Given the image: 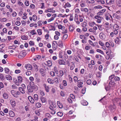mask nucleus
Returning a JSON list of instances; mask_svg holds the SVG:
<instances>
[{"label": "nucleus", "instance_id": "nucleus-1", "mask_svg": "<svg viewBox=\"0 0 121 121\" xmlns=\"http://www.w3.org/2000/svg\"><path fill=\"white\" fill-rule=\"evenodd\" d=\"M26 55V53L25 52H21L19 54L18 57L19 58H22L24 57Z\"/></svg>", "mask_w": 121, "mask_h": 121}, {"label": "nucleus", "instance_id": "nucleus-2", "mask_svg": "<svg viewBox=\"0 0 121 121\" xmlns=\"http://www.w3.org/2000/svg\"><path fill=\"white\" fill-rule=\"evenodd\" d=\"M27 89L28 92L31 93H32L33 91L34 90H37L36 88H34V87H32L29 86H27Z\"/></svg>", "mask_w": 121, "mask_h": 121}, {"label": "nucleus", "instance_id": "nucleus-3", "mask_svg": "<svg viewBox=\"0 0 121 121\" xmlns=\"http://www.w3.org/2000/svg\"><path fill=\"white\" fill-rule=\"evenodd\" d=\"M116 108V106L114 105H111L109 107V109L112 113L113 112L115 111Z\"/></svg>", "mask_w": 121, "mask_h": 121}, {"label": "nucleus", "instance_id": "nucleus-4", "mask_svg": "<svg viewBox=\"0 0 121 121\" xmlns=\"http://www.w3.org/2000/svg\"><path fill=\"white\" fill-rule=\"evenodd\" d=\"M31 86L32 87H34V88H36V90H38V87L37 86L35 85L34 82L32 81L30 82V86Z\"/></svg>", "mask_w": 121, "mask_h": 121}, {"label": "nucleus", "instance_id": "nucleus-5", "mask_svg": "<svg viewBox=\"0 0 121 121\" xmlns=\"http://www.w3.org/2000/svg\"><path fill=\"white\" fill-rule=\"evenodd\" d=\"M78 82V87L80 88H82V85L83 84V82H82V81L81 80H79L77 81Z\"/></svg>", "mask_w": 121, "mask_h": 121}, {"label": "nucleus", "instance_id": "nucleus-6", "mask_svg": "<svg viewBox=\"0 0 121 121\" xmlns=\"http://www.w3.org/2000/svg\"><path fill=\"white\" fill-rule=\"evenodd\" d=\"M25 67L26 69L28 70H31L32 68L31 65L29 64L26 65Z\"/></svg>", "mask_w": 121, "mask_h": 121}, {"label": "nucleus", "instance_id": "nucleus-7", "mask_svg": "<svg viewBox=\"0 0 121 121\" xmlns=\"http://www.w3.org/2000/svg\"><path fill=\"white\" fill-rule=\"evenodd\" d=\"M115 84V83L114 81H111L109 83V86L110 87H111L113 86Z\"/></svg>", "mask_w": 121, "mask_h": 121}, {"label": "nucleus", "instance_id": "nucleus-8", "mask_svg": "<svg viewBox=\"0 0 121 121\" xmlns=\"http://www.w3.org/2000/svg\"><path fill=\"white\" fill-rule=\"evenodd\" d=\"M105 35L103 33H101L99 35V38L101 39H105Z\"/></svg>", "mask_w": 121, "mask_h": 121}, {"label": "nucleus", "instance_id": "nucleus-9", "mask_svg": "<svg viewBox=\"0 0 121 121\" xmlns=\"http://www.w3.org/2000/svg\"><path fill=\"white\" fill-rule=\"evenodd\" d=\"M48 103L50 105V106L49 107V108L51 110H52L53 109V104L52 101L50 100H49Z\"/></svg>", "mask_w": 121, "mask_h": 121}, {"label": "nucleus", "instance_id": "nucleus-10", "mask_svg": "<svg viewBox=\"0 0 121 121\" xmlns=\"http://www.w3.org/2000/svg\"><path fill=\"white\" fill-rule=\"evenodd\" d=\"M48 103L50 105V106L49 107V108L51 110H52L53 109V104L52 101L50 100H49Z\"/></svg>", "mask_w": 121, "mask_h": 121}, {"label": "nucleus", "instance_id": "nucleus-11", "mask_svg": "<svg viewBox=\"0 0 121 121\" xmlns=\"http://www.w3.org/2000/svg\"><path fill=\"white\" fill-rule=\"evenodd\" d=\"M114 0H106V2L108 4H111L114 3Z\"/></svg>", "mask_w": 121, "mask_h": 121}, {"label": "nucleus", "instance_id": "nucleus-12", "mask_svg": "<svg viewBox=\"0 0 121 121\" xmlns=\"http://www.w3.org/2000/svg\"><path fill=\"white\" fill-rule=\"evenodd\" d=\"M106 10V9H104L100 10L99 12L98 13L97 15H101L103 14Z\"/></svg>", "mask_w": 121, "mask_h": 121}, {"label": "nucleus", "instance_id": "nucleus-13", "mask_svg": "<svg viewBox=\"0 0 121 121\" xmlns=\"http://www.w3.org/2000/svg\"><path fill=\"white\" fill-rule=\"evenodd\" d=\"M28 99L31 103L32 104L34 103L35 100L32 97L30 96H29Z\"/></svg>", "mask_w": 121, "mask_h": 121}, {"label": "nucleus", "instance_id": "nucleus-14", "mask_svg": "<svg viewBox=\"0 0 121 121\" xmlns=\"http://www.w3.org/2000/svg\"><path fill=\"white\" fill-rule=\"evenodd\" d=\"M40 99L43 103L44 104H46V99L43 96H42L40 97Z\"/></svg>", "mask_w": 121, "mask_h": 121}, {"label": "nucleus", "instance_id": "nucleus-15", "mask_svg": "<svg viewBox=\"0 0 121 121\" xmlns=\"http://www.w3.org/2000/svg\"><path fill=\"white\" fill-rule=\"evenodd\" d=\"M58 62L60 65H65V62L63 60H58Z\"/></svg>", "mask_w": 121, "mask_h": 121}, {"label": "nucleus", "instance_id": "nucleus-16", "mask_svg": "<svg viewBox=\"0 0 121 121\" xmlns=\"http://www.w3.org/2000/svg\"><path fill=\"white\" fill-rule=\"evenodd\" d=\"M9 115L11 117H13L15 115V114L14 112L11 110H10L9 111Z\"/></svg>", "mask_w": 121, "mask_h": 121}, {"label": "nucleus", "instance_id": "nucleus-17", "mask_svg": "<svg viewBox=\"0 0 121 121\" xmlns=\"http://www.w3.org/2000/svg\"><path fill=\"white\" fill-rule=\"evenodd\" d=\"M53 81L54 82L56 86H57L59 84L58 80L56 78H54L53 79Z\"/></svg>", "mask_w": 121, "mask_h": 121}, {"label": "nucleus", "instance_id": "nucleus-18", "mask_svg": "<svg viewBox=\"0 0 121 121\" xmlns=\"http://www.w3.org/2000/svg\"><path fill=\"white\" fill-rule=\"evenodd\" d=\"M10 102L12 106L14 107L16 105L15 101L13 100H11L10 101Z\"/></svg>", "mask_w": 121, "mask_h": 121}, {"label": "nucleus", "instance_id": "nucleus-19", "mask_svg": "<svg viewBox=\"0 0 121 121\" xmlns=\"http://www.w3.org/2000/svg\"><path fill=\"white\" fill-rule=\"evenodd\" d=\"M57 44L55 41H53V50H55L57 48Z\"/></svg>", "mask_w": 121, "mask_h": 121}, {"label": "nucleus", "instance_id": "nucleus-20", "mask_svg": "<svg viewBox=\"0 0 121 121\" xmlns=\"http://www.w3.org/2000/svg\"><path fill=\"white\" fill-rule=\"evenodd\" d=\"M99 15H97V16H95V18L97 19L102 20L103 19V17L100 16Z\"/></svg>", "mask_w": 121, "mask_h": 121}, {"label": "nucleus", "instance_id": "nucleus-21", "mask_svg": "<svg viewBox=\"0 0 121 121\" xmlns=\"http://www.w3.org/2000/svg\"><path fill=\"white\" fill-rule=\"evenodd\" d=\"M5 78L7 80H10L12 79L11 77L9 75H7L5 76Z\"/></svg>", "mask_w": 121, "mask_h": 121}, {"label": "nucleus", "instance_id": "nucleus-22", "mask_svg": "<svg viewBox=\"0 0 121 121\" xmlns=\"http://www.w3.org/2000/svg\"><path fill=\"white\" fill-rule=\"evenodd\" d=\"M24 89L21 87H20L19 88V90L22 94L24 93H25V91Z\"/></svg>", "mask_w": 121, "mask_h": 121}, {"label": "nucleus", "instance_id": "nucleus-23", "mask_svg": "<svg viewBox=\"0 0 121 121\" xmlns=\"http://www.w3.org/2000/svg\"><path fill=\"white\" fill-rule=\"evenodd\" d=\"M113 16L114 18H116L117 19H118L120 18L119 16L116 13L113 14Z\"/></svg>", "mask_w": 121, "mask_h": 121}, {"label": "nucleus", "instance_id": "nucleus-24", "mask_svg": "<svg viewBox=\"0 0 121 121\" xmlns=\"http://www.w3.org/2000/svg\"><path fill=\"white\" fill-rule=\"evenodd\" d=\"M71 6V4L67 2V3L65 4V6L64 7L65 8L66 7H70Z\"/></svg>", "mask_w": 121, "mask_h": 121}, {"label": "nucleus", "instance_id": "nucleus-25", "mask_svg": "<svg viewBox=\"0 0 121 121\" xmlns=\"http://www.w3.org/2000/svg\"><path fill=\"white\" fill-rule=\"evenodd\" d=\"M4 98L5 99H7L8 97V95L6 93H4L3 95Z\"/></svg>", "mask_w": 121, "mask_h": 121}, {"label": "nucleus", "instance_id": "nucleus-26", "mask_svg": "<svg viewBox=\"0 0 121 121\" xmlns=\"http://www.w3.org/2000/svg\"><path fill=\"white\" fill-rule=\"evenodd\" d=\"M43 86L45 87L46 91L47 92H48L49 91V87L48 86H47L45 84H44Z\"/></svg>", "mask_w": 121, "mask_h": 121}, {"label": "nucleus", "instance_id": "nucleus-27", "mask_svg": "<svg viewBox=\"0 0 121 121\" xmlns=\"http://www.w3.org/2000/svg\"><path fill=\"white\" fill-rule=\"evenodd\" d=\"M13 81L16 84V85L18 86L19 85V82H18L17 80L16 79L14 78L13 79Z\"/></svg>", "mask_w": 121, "mask_h": 121}, {"label": "nucleus", "instance_id": "nucleus-28", "mask_svg": "<svg viewBox=\"0 0 121 121\" xmlns=\"http://www.w3.org/2000/svg\"><path fill=\"white\" fill-rule=\"evenodd\" d=\"M94 0H87V2L89 4H93L95 3Z\"/></svg>", "mask_w": 121, "mask_h": 121}, {"label": "nucleus", "instance_id": "nucleus-29", "mask_svg": "<svg viewBox=\"0 0 121 121\" xmlns=\"http://www.w3.org/2000/svg\"><path fill=\"white\" fill-rule=\"evenodd\" d=\"M87 26V24L86 22H84L81 24V26L83 27H85Z\"/></svg>", "mask_w": 121, "mask_h": 121}, {"label": "nucleus", "instance_id": "nucleus-30", "mask_svg": "<svg viewBox=\"0 0 121 121\" xmlns=\"http://www.w3.org/2000/svg\"><path fill=\"white\" fill-rule=\"evenodd\" d=\"M22 78L21 76H19L18 77V80L19 83H21L22 81Z\"/></svg>", "mask_w": 121, "mask_h": 121}, {"label": "nucleus", "instance_id": "nucleus-31", "mask_svg": "<svg viewBox=\"0 0 121 121\" xmlns=\"http://www.w3.org/2000/svg\"><path fill=\"white\" fill-rule=\"evenodd\" d=\"M47 62L48 65L49 66H51L52 65V64L51 61L48 60Z\"/></svg>", "mask_w": 121, "mask_h": 121}, {"label": "nucleus", "instance_id": "nucleus-32", "mask_svg": "<svg viewBox=\"0 0 121 121\" xmlns=\"http://www.w3.org/2000/svg\"><path fill=\"white\" fill-rule=\"evenodd\" d=\"M48 82L50 84H52L53 83V80L51 79L48 78L47 80Z\"/></svg>", "mask_w": 121, "mask_h": 121}, {"label": "nucleus", "instance_id": "nucleus-33", "mask_svg": "<svg viewBox=\"0 0 121 121\" xmlns=\"http://www.w3.org/2000/svg\"><path fill=\"white\" fill-rule=\"evenodd\" d=\"M117 5L119 7H121V0H119L117 3Z\"/></svg>", "mask_w": 121, "mask_h": 121}, {"label": "nucleus", "instance_id": "nucleus-34", "mask_svg": "<svg viewBox=\"0 0 121 121\" xmlns=\"http://www.w3.org/2000/svg\"><path fill=\"white\" fill-rule=\"evenodd\" d=\"M120 80V78L118 77H116L114 78V81L116 82L117 81H119Z\"/></svg>", "mask_w": 121, "mask_h": 121}, {"label": "nucleus", "instance_id": "nucleus-35", "mask_svg": "<svg viewBox=\"0 0 121 121\" xmlns=\"http://www.w3.org/2000/svg\"><path fill=\"white\" fill-rule=\"evenodd\" d=\"M80 5L81 7H84L85 6V4L83 1H82L80 2Z\"/></svg>", "mask_w": 121, "mask_h": 121}, {"label": "nucleus", "instance_id": "nucleus-36", "mask_svg": "<svg viewBox=\"0 0 121 121\" xmlns=\"http://www.w3.org/2000/svg\"><path fill=\"white\" fill-rule=\"evenodd\" d=\"M57 103L58 105V106L60 108H63V105L60 103V102L57 101Z\"/></svg>", "mask_w": 121, "mask_h": 121}, {"label": "nucleus", "instance_id": "nucleus-37", "mask_svg": "<svg viewBox=\"0 0 121 121\" xmlns=\"http://www.w3.org/2000/svg\"><path fill=\"white\" fill-rule=\"evenodd\" d=\"M113 28L114 29L115 28V29H117V30H118L119 28V26L116 24H115L114 25Z\"/></svg>", "mask_w": 121, "mask_h": 121}, {"label": "nucleus", "instance_id": "nucleus-38", "mask_svg": "<svg viewBox=\"0 0 121 121\" xmlns=\"http://www.w3.org/2000/svg\"><path fill=\"white\" fill-rule=\"evenodd\" d=\"M68 37V35L67 34L64 35L62 37V39L63 40H65Z\"/></svg>", "mask_w": 121, "mask_h": 121}, {"label": "nucleus", "instance_id": "nucleus-39", "mask_svg": "<svg viewBox=\"0 0 121 121\" xmlns=\"http://www.w3.org/2000/svg\"><path fill=\"white\" fill-rule=\"evenodd\" d=\"M37 31L39 35H41L42 34V32L41 29H38L37 30Z\"/></svg>", "mask_w": 121, "mask_h": 121}, {"label": "nucleus", "instance_id": "nucleus-40", "mask_svg": "<svg viewBox=\"0 0 121 121\" xmlns=\"http://www.w3.org/2000/svg\"><path fill=\"white\" fill-rule=\"evenodd\" d=\"M0 79L2 80H4V76L2 74H0Z\"/></svg>", "mask_w": 121, "mask_h": 121}, {"label": "nucleus", "instance_id": "nucleus-41", "mask_svg": "<svg viewBox=\"0 0 121 121\" xmlns=\"http://www.w3.org/2000/svg\"><path fill=\"white\" fill-rule=\"evenodd\" d=\"M57 114L58 116L60 117H62L63 115V113L60 112H58L57 113Z\"/></svg>", "mask_w": 121, "mask_h": 121}, {"label": "nucleus", "instance_id": "nucleus-42", "mask_svg": "<svg viewBox=\"0 0 121 121\" xmlns=\"http://www.w3.org/2000/svg\"><path fill=\"white\" fill-rule=\"evenodd\" d=\"M97 52H99V53H100L101 54L103 55H104V52L102 51V50H101L99 49H97L96 50Z\"/></svg>", "mask_w": 121, "mask_h": 121}, {"label": "nucleus", "instance_id": "nucleus-43", "mask_svg": "<svg viewBox=\"0 0 121 121\" xmlns=\"http://www.w3.org/2000/svg\"><path fill=\"white\" fill-rule=\"evenodd\" d=\"M82 104L83 105H86L88 104L87 102L86 101H83Z\"/></svg>", "mask_w": 121, "mask_h": 121}, {"label": "nucleus", "instance_id": "nucleus-44", "mask_svg": "<svg viewBox=\"0 0 121 121\" xmlns=\"http://www.w3.org/2000/svg\"><path fill=\"white\" fill-rule=\"evenodd\" d=\"M34 98L35 100H37L38 99V95L36 94H35L34 95Z\"/></svg>", "mask_w": 121, "mask_h": 121}, {"label": "nucleus", "instance_id": "nucleus-45", "mask_svg": "<svg viewBox=\"0 0 121 121\" xmlns=\"http://www.w3.org/2000/svg\"><path fill=\"white\" fill-rule=\"evenodd\" d=\"M120 41V40L118 37H117L115 39V41L116 43H118Z\"/></svg>", "mask_w": 121, "mask_h": 121}, {"label": "nucleus", "instance_id": "nucleus-46", "mask_svg": "<svg viewBox=\"0 0 121 121\" xmlns=\"http://www.w3.org/2000/svg\"><path fill=\"white\" fill-rule=\"evenodd\" d=\"M63 53L61 52H60L59 53V57L60 58H62L63 57Z\"/></svg>", "mask_w": 121, "mask_h": 121}, {"label": "nucleus", "instance_id": "nucleus-47", "mask_svg": "<svg viewBox=\"0 0 121 121\" xmlns=\"http://www.w3.org/2000/svg\"><path fill=\"white\" fill-rule=\"evenodd\" d=\"M21 38L22 39L24 40H26L28 39L27 37L25 36H22Z\"/></svg>", "mask_w": 121, "mask_h": 121}, {"label": "nucleus", "instance_id": "nucleus-48", "mask_svg": "<svg viewBox=\"0 0 121 121\" xmlns=\"http://www.w3.org/2000/svg\"><path fill=\"white\" fill-rule=\"evenodd\" d=\"M94 8V9H101L102 8V7L101 6L98 5L95 6Z\"/></svg>", "mask_w": 121, "mask_h": 121}, {"label": "nucleus", "instance_id": "nucleus-49", "mask_svg": "<svg viewBox=\"0 0 121 121\" xmlns=\"http://www.w3.org/2000/svg\"><path fill=\"white\" fill-rule=\"evenodd\" d=\"M54 70L55 71V73L57 74H58V70H57V68L55 67H54Z\"/></svg>", "mask_w": 121, "mask_h": 121}, {"label": "nucleus", "instance_id": "nucleus-50", "mask_svg": "<svg viewBox=\"0 0 121 121\" xmlns=\"http://www.w3.org/2000/svg\"><path fill=\"white\" fill-rule=\"evenodd\" d=\"M67 100L68 102L72 104V101L70 98H68Z\"/></svg>", "mask_w": 121, "mask_h": 121}, {"label": "nucleus", "instance_id": "nucleus-51", "mask_svg": "<svg viewBox=\"0 0 121 121\" xmlns=\"http://www.w3.org/2000/svg\"><path fill=\"white\" fill-rule=\"evenodd\" d=\"M105 45L106 47L108 48H110V43H109L107 42H106L105 43Z\"/></svg>", "mask_w": 121, "mask_h": 121}, {"label": "nucleus", "instance_id": "nucleus-52", "mask_svg": "<svg viewBox=\"0 0 121 121\" xmlns=\"http://www.w3.org/2000/svg\"><path fill=\"white\" fill-rule=\"evenodd\" d=\"M36 105L38 108H39L41 106V104L39 103H38L36 104Z\"/></svg>", "mask_w": 121, "mask_h": 121}, {"label": "nucleus", "instance_id": "nucleus-53", "mask_svg": "<svg viewBox=\"0 0 121 121\" xmlns=\"http://www.w3.org/2000/svg\"><path fill=\"white\" fill-rule=\"evenodd\" d=\"M4 69L6 73H8L9 71V70L8 68H5Z\"/></svg>", "mask_w": 121, "mask_h": 121}, {"label": "nucleus", "instance_id": "nucleus-54", "mask_svg": "<svg viewBox=\"0 0 121 121\" xmlns=\"http://www.w3.org/2000/svg\"><path fill=\"white\" fill-rule=\"evenodd\" d=\"M88 42L89 43L93 46H95L94 44L92 42L91 40H88Z\"/></svg>", "mask_w": 121, "mask_h": 121}, {"label": "nucleus", "instance_id": "nucleus-55", "mask_svg": "<svg viewBox=\"0 0 121 121\" xmlns=\"http://www.w3.org/2000/svg\"><path fill=\"white\" fill-rule=\"evenodd\" d=\"M114 34L115 35H117L118 33V32L117 31V29H115L113 31Z\"/></svg>", "mask_w": 121, "mask_h": 121}, {"label": "nucleus", "instance_id": "nucleus-56", "mask_svg": "<svg viewBox=\"0 0 121 121\" xmlns=\"http://www.w3.org/2000/svg\"><path fill=\"white\" fill-rule=\"evenodd\" d=\"M33 65L34 67V68L35 69H36L37 70H38V66L35 64L34 63L33 64Z\"/></svg>", "mask_w": 121, "mask_h": 121}, {"label": "nucleus", "instance_id": "nucleus-57", "mask_svg": "<svg viewBox=\"0 0 121 121\" xmlns=\"http://www.w3.org/2000/svg\"><path fill=\"white\" fill-rule=\"evenodd\" d=\"M59 73L60 76H62L64 74L63 71L61 70H60L59 71Z\"/></svg>", "mask_w": 121, "mask_h": 121}, {"label": "nucleus", "instance_id": "nucleus-58", "mask_svg": "<svg viewBox=\"0 0 121 121\" xmlns=\"http://www.w3.org/2000/svg\"><path fill=\"white\" fill-rule=\"evenodd\" d=\"M63 84L64 86H66L67 85V82L66 81L64 80L63 82Z\"/></svg>", "mask_w": 121, "mask_h": 121}, {"label": "nucleus", "instance_id": "nucleus-59", "mask_svg": "<svg viewBox=\"0 0 121 121\" xmlns=\"http://www.w3.org/2000/svg\"><path fill=\"white\" fill-rule=\"evenodd\" d=\"M111 51L110 50H109L106 52L107 55H109V54H111Z\"/></svg>", "mask_w": 121, "mask_h": 121}, {"label": "nucleus", "instance_id": "nucleus-60", "mask_svg": "<svg viewBox=\"0 0 121 121\" xmlns=\"http://www.w3.org/2000/svg\"><path fill=\"white\" fill-rule=\"evenodd\" d=\"M87 83L88 85H90L91 83V81L90 80H88L86 82Z\"/></svg>", "mask_w": 121, "mask_h": 121}, {"label": "nucleus", "instance_id": "nucleus-61", "mask_svg": "<svg viewBox=\"0 0 121 121\" xmlns=\"http://www.w3.org/2000/svg\"><path fill=\"white\" fill-rule=\"evenodd\" d=\"M115 76L114 75H111L109 77V80H111Z\"/></svg>", "mask_w": 121, "mask_h": 121}, {"label": "nucleus", "instance_id": "nucleus-62", "mask_svg": "<svg viewBox=\"0 0 121 121\" xmlns=\"http://www.w3.org/2000/svg\"><path fill=\"white\" fill-rule=\"evenodd\" d=\"M80 38L82 39H85L86 38L83 35H81L80 36Z\"/></svg>", "mask_w": 121, "mask_h": 121}, {"label": "nucleus", "instance_id": "nucleus-63", "mask_svg": "<svg viewBox=\"0 0 121 121\" xmlns=\"http://www.w3.org/2000/svg\"><path fill=\"white\" fill-rule=\"evenodd\" d=\"M29 44L30 45H34V43L33 41H30L29 42Z\"/></svg>", "mask_w": 121, "mask_h": 121}, {"label": "nucleus", "instance_id": "nucleus-64", "mask_svg": "<svg viewBox=\"0 0 121 121\" xmlns=\"http://www.w3.org/2000/svg\"><path fill=\"white\" fill-rule=\"evenodd\" d=\"M15 24L19 26L20 25L21 23L19 21H17L16 22Z\"/></svg>", "mask_w": 121, "mask_h": 121}]
</instances>
